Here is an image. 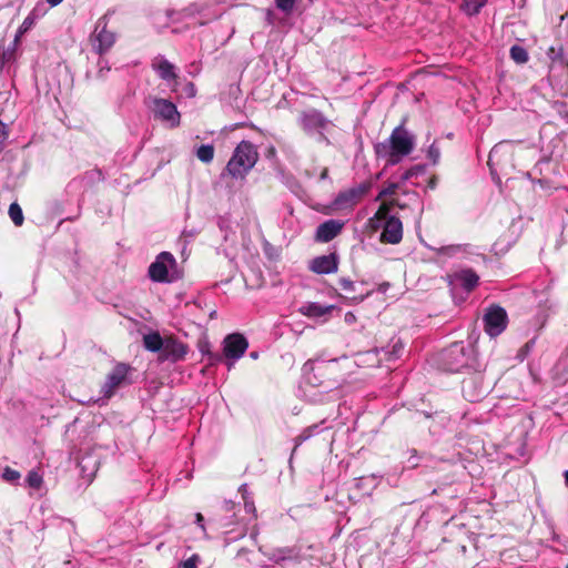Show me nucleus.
Wrapping results in <instances>:
<instances>
[{
  "mask_svg": "<svg viewBox=\"0 0 568 568\" xmlns=\"http://www.w3.org/2000/svg\"><path fill=\"white\" fill-rule=\"evenodd\" d=\"M258 153L255 146L242 141L230 159L226 170L233 178H243L256 163Z\"/></svg>",
  "mask_w": 568,
  "mask_h": 568,
  "instance_id": "nucleus-1",
  "label": "nucleus"
},
{
  "mask_svg": "<svg viewBox=\"0 0 568 568\" xmlns=\"http://www.w3.org/2000/svg\"><path fill=\"white\" fill-rule=\"evenodd\" d=\"M297 122L307 135H317L318 141L329 143L325 131L332 126V122L318 110L308 109L302 111Z\"/></svg>",
  "mask_w": 568,
  "mask_h": 568,
  "instance_id": "nucleus-2",
  "label": "nucleus"
},
{
  "mask_svg": "<svg viewBox=\"0 0 568 568\" xmlns=\"http://www.w3.org/2000/svg\"><path fill=\"white\" fill-rule=\"evenodd\" d=\"M176 260L169 252H162L149 266V276L156 283H170L179 277Z\"/></svg>",
  "mask_w": 568,
  "mask_h": 568,
  "instance_id": "nucleus-3",
  "label": "nucleus"
},
{
  "mask_svg": "<svg viewBox=\"0 0 568 568\" xmlns=\"http://www.w3.org/2000/svg\"><path fill=\"white\" fill-rule=\"evenodd\" d=\"M416 144L414 133L404 128V123L393 129V165L412 153Z\"/></svg>",
  "mask_w": 568,
  "mask_h": 568,
  "instance_id": "nucleus-4",
  "label": "nucleus"
},
{
  "mask_svg": "<svg viewBox=\"0 0 568 568\" xmlns=\"http://www.w3.org/2000/svg\"><path fill=\"white\" fill-rule=\"evenodd\" d=\"M488 387L480 371H474L462 379L463 396L471 403L480 400L487 394Z\"/></svg>",
  "mask_w": 568,
  "mask_h": 568,
  "instance_id": "nucleus-5",
  "label": "nucleus"
},
{
  "mask_svg": "<svg viewBox=\"0 0 568 568\" xmlns=\"http://www.w3.org/2000/svg\"><path fill=\"white\" fill-rule=\"evenodd\" d=\"M390 204L385 200L379 205L378 210L372 216L366 225V229L371 233H376L382 230L379 241L382 243H390Z\"/></svg>",
  "mask_w": 568,
  "mask_h": 568,
  "instance_id": "nucleus-6",
  "label": "nucleus"
},
{
  "mask_svg": "<svg viewBox=\"0 0 568 568\" xmlns=\"http://www.w3.org/2000/svg\"><path fill=\"white\" fill-rule=\"evenodd\" d=\"M484 329L490 337L500 335L507 327L508 315L505 308L499 305H491L486 310L483 317Z\"/></svg>",
  "mask_w": 568,
  "mask_h": 568,
  "instance_id": "nucleus-7",
  "label": "nucleus"
},
{
  "mask_svg": "<svg viewBox=\"0 0 568 568\" xmlns=\"http://www.w3.org/2000/svg\"><path fill=\"white\" fill-rule=\"evenodd\" d=\"M367 191L368 185L365 183L342 191L336 195L331 207L334 211H349L364 197Z\"/></svg>",
  "mask_w": 568,
  "mask_h": 568,
  "instance_id": "nucleus-8",
  "label": "nucleus"
},
{
  "mask_svg": "<svg viewBox=\"0 0 568 568\" xmlns=\"http://www.w3.org/2000/svg\"><path fill=\"white\" fill-rule=\"evenodd\" d=\"M248 347L247 339L239 333L227 335L223 341V353L227 359V368L231 369L234 363L240 359Z\"/></svg>",
  "mask_w": 568,
  "mask_h": 568,
  "instance_id": "nucleus-9",
  "label": "nucleus"
},
{
  "mask_svg": "<svg viewBox=\"0 0 568 568\" xmlns=\"http://www.w3.org/2000/svg\"><path fill=\"white\" fill-rule=\"evenodd\" d=\"M106 16L100 18L97 22L95 30L91 36L92 48L99 54L109 51L115 42V34L106 29Z\"/></svg>",
  "mask_w": 568,
  "mask_h": 568,
  "instance_id": "nucleus-10",
  "label": "nucleus"
},
{
  "mask_svg": "<svg viewBox=\"0 0 568 568\" xmlns=\"http://www.w3.org/2000/svg\"><path fill=\"white\" fill-rule=\"evenodd\" d=\"M151 110L156 119L169 123L174 128L180 124V113L172 102L165 99L155 98L152 100Z\"/></svg>",
  "mask_w": 568,
  "mask_h": 568,
  "instance_id": "nucleus-11",
  "label": "nucleus"
},
{
  "mask_svg": "<svg viewBox=\"0 0 568 568\" xmlns=\"http://www.w3.org/2000/svg\"><path fill=\"white\" fill-rule=\"evenodd\" d=\"M130 366L124 363H118L108 374L101 392L105 398H110L118 387L125 383Z\"/></svg>",
  "mask_w": 568,
  "mask_h": 568,
  "instance_id": "nucleus-12",
  "label": "nucleus"
},
{
  "mask_svg": "<svg viewBox=\"0 0 568 568\" xmlns=\"http://www.w3.org/2000/svg\"><path fill=\"white\" fill-rule=\"evenodd\" d=\"M189 353V346L175 338L168 337L163 346L161 358L173 363L184 359Z\"/></svg>",
  "mask_w": 568,
  "mask_h": 568,
  "instance_id": "nucleus-13",
  "label": "nucleus"
},
{
  "mask_svg": "<svg viewBox=\"0 0 568 568\" xmlns=\"http://www.w3.org/2000/svg\"><path fill=\"white\" fill-rule=\"evenodd\" d=\"M344 222H341L338 220L325 221L324 223L318 225L315 239L318 242L327 243L332 241L334 237H336L342 232Z\"/></svg>",
  "mask_w": 568,
  "mask_h": 568,
  "instance_id": "nucleus-14",
  "label": "nucleus"
},
{
  "mask_svg": "<svg viewBox=\"0 0 568 568\" xmlns=\"http://www.w3.org/2000/svg\"><path fill=\"white\" fill-rule=\"evenodd\" d=\"M338 260L335 253L312 260L310 268L316 274H331L337 271Z\"/></svg>",
  "mask_w": 568,
  "mask_h": 568,
  "instance_id": "nucleus-15",
  "label": "nucleus"
},
{
  "mask_svg": "<svg viewBox=\"0 0 568 568\" xmlns=\"http://www.w3.org/2000/svg\"><path fill=\"white\" fill-rule=\"evenodd\" d=\"M448 371L457 373L462 368L468 366L465 347L462 345H453L447 352Z\"/></svg>",
  "mask_w": 568,
  "mask_h": 568,
  "instance_id": "nucleus-16",
  "label": "nucleus"
},
{
  "mask_svg": "<svg viewBox=\"0 0 568 568\" xmlns=\"http://www.w3.org/2000/svg\"><path fill=\"white\" fill-rule=\"evenodd\" d=\"M335 308L334 305H322L316 302H308L300 307V313L307 317H323Z\"/></svg>",
  "mask_w": 568,
  "mask_h": 568,
  "instance_id": "nucleus-17",
  "label": "nucleus"
},
{
  "mask_svg": "<svg viewBox=\"0 0 568 568\" xmlns=\"http://www.w3.org/2000/svg\"><path fill=\"white\" fill-rule=\"evenodd\" d=\"M152 65L161 79L171 81L176 78V74L174 72V65L171 62H169L166 59H164L162 57L156 58L153 61Z\"/></svg>",
  "mask_w": 568,
  "mask_h": 568,
  "instance_id": "nucleus-18",
  "label": "nucleus"
},
{
  "mask_svg": "<svg viewBox=\"0 0 568 568\" xmlns=\"http://www.w3.org/2000/svg\"><path fill=\"white\" fill-rule=\"evenodd\" d=\"M165 339L158 332H153L143 336V345L150 352L163 351Z\"/></svg>",
  "mask_w": 568,
  "mask_h": 568,
  "instance_id": "nucleus-19",
  "label": "nucleus"
},
{
  "mask_svg": "<svg viewBox=\"0 0 568 568\" xmlns=\"http://www.w3.org/2000/svg\"><path fill=\"white\" fill-rule=\"evenodd\" d=\"M509 55H510V59L517 64H525L529 60V54H528L527 50L519 44H514L510 48Z\"/></svg>",
  "mask_w": 568,
  "mask_h": 568,
  "instance_id": "nucleus-20",
  "label": "nucleus"
},
{
  "mask_svg": "<svg viewBox=\"0 0 568 568\" xmlns=\"http://www.w3.org/2000/svg\"><path fill=\"white\" fill-rule=\"evenodd\" d=\"M460 278L463 287L467 291H471L478 284L479 280L478 275L471 270L464 271Z\"/></svg>",
  "mask_w": 568,
  "mask_h": 568,
  "instance_id": "nucleus-21",
  "label": "nucleus"
},
{
  "mask_svg": "<svg viewBox=\"0 0 568 568\" xmlns=\"http://www.w3.org/2000/svg\"><path fill=\"white\" fill-rule=\"evenodd\" d=\"M197 159L203 163L212 162L214 158V146L211 144H203L196 150Z\"/></svg>",
  "mask_w": 568,
  "mask_h": 568,
  "instance_id": "nucleus-22",
  "label": "nucleus"
},
{
  "mask_svg": "<svg viewBox=\"0 0 568 568\" xmlns=\"http://www.w3.org/2000/svg\"><path fill=\"white\" fill-rule=\"evenodd\" d=\"M36 23V17L33 13H30L28 17L24 18L21 26L19 27L17 34L14 37V44H17L20 40V38L28 32Z\"/></svg>",
  "mask_w": 568,
  "mask_h": 568,
  "instance_id": "nucleus-23",
  "label": "nucleus"
},
{
  "mask_svg": "<svg viewBox=\"0 0 568 568\" xmlns=\"http://www.w3.org/2000/svg\"><path fill=\"white\" fill-rule=\"evenodd\" d=\"M487 0H464L463 8L468 14H477Z\"/></svg>",
  "mask_w": 568,
  "mask_h": 568,
  "instance_id": "nucleus-24",
  "label": "nucleus"
},
{
  "mask_svg": "<svg viewBox=\"0 0 568 568\" xmlns=\"http://www.w3.org/2000/svg\"><path fill=\"white\" fill-rule=\"evenodd\" d=\"M9 216L14 225L20 226L23 223V213L18 203H12L9 206Z\"/></svg>",
  "mask_w": 568,
  "mask_h": 568,
  "instance_id": "nucleus-25",
  "label": "nucleus"
},
{
  "mask_svg": "<svg viewBox=\"0 0 568 568\" xmlns=\"http://www.w3.org/2000/svg\"><path fill=\"white\" fill-rule=\"evenodd\" d=\"M403 239V225L400 220L393 215V244H397Z\"/></svg>",
  "mask_w": 568,
  "mask_h": 568,
  "instance_id": "nucleus-26",
  "label": "nucleus"
},
{
  "mask_svg": "<svg viewBox=\"0 0 568 568\" xmlns=\"http://www.w3.org/2000/svg\"><path fill=\"white\" fill-rule=\"evenodd\" d=\"M26 480L28 485L34 489H39L43 483L42 475L37 470L29 471Z\"/></svg>",
  "mask_w": 568,
  "mask_h": 568,
  "instance_id": "nucleus-27",
  "label": "nucleus"
},
{
  "mask_svg": "<svg viewBox=\"0 0 568 568\" xmlns=\"http://www.w3.org/2000/svg\"><path fill=\"white\" fill-rule=\"evenodd\" d=\"M291 558H292V550L288 549V548L276 549L270 556V559L275 561V562H280V561H283V560H286V559H291Z\"/></svg>",
  "mask_w": 568,
  "mask_h": 568,
  "instance_id": "nucleus-28",
  "label": "nucleus"
},
{
  "mask_svg": "<svg viewBox=\"0 0 568 568\" xmlns=\"http://www.w3.org/2000/svg\"><path fill=\"white\" fill-rule=\"evenodd\" d=\"M21 475L18 470L10 467H4L2 478L8 483H16L20 479Z\"/></svg>",
  "mask_w": 568,
  "mask_h": 568,
  "instance_id": "nucleus-29",
  "label": "nucleus"
},
{
  "mask_svg": "<svg viewBox=\"0 0 568 568\" xmlns=\"http://www.w3.org/2000/svg\"><path fill=\"white\" fill-rule=\"evenodd\" d=\"M427 158L430 160L432 164L436 165L439 162L440 159V150L436 145V143H433L427 151Z\"/></svg>",
  "mask_w": 568,
  "mask_h": 568,
  "instance_id": "nucleus-30",
  "label": "nucleus"
},
{
  "mask_svg": "<svg viewBox=\"0 0 568 568\" xmlns=\"http://www.w3.org/2000/svg\"><path fill=\"white\" fill-rule=\"evenodd\" d=\"M275 3L281 11L291 13L294 8L295 0H275Z\"/></svg>",
  "mask_w": 568,
  "mask_h": 568,
  "instance_id": "nucleus-31",
  "label": "nucleus"
},
{
  "mask_svg": "<svg viewBox=\"0 0 568 568\" xmlns=\"http://www.w3.org/2000/svg\"><path fill=\"white\" fill-rule=\"evenodd\" d=\"M562 52H564L562 47H559V48L550 47L547 50V57L549 58V60H551L554 62V61L560 60L562 58Z\"/></svg>",
  "mask_w": 568,
  "mask_h": 568,
  "instance_id": "nucleus-32",
  "label": "nucleus"
},
{
  "mask_svg": "<svg viewBox=\"0 0 568 568\" xmlns=\"http://www.w3.org/2000/svg\"><path fill=\"white\" fill-rule=\"evenodd\" d=\"M199 562H200V556L192 555L190 558H187L186 560H184L181 564V568H196Z\"/></svg>",
  "mask_w": 568,
  "mask_h": 568,
  "instance_id": "nucleus-33",
  "label": "nucleus"
},
{
  "mask_svg": "<svg viewBox=\"0 0 568 568\" xmlns=\"http://www.w3.org/2000/svg\"><path fill=\"white\" fill-rule=\"evenodd\" d=\"M405 353V345L402 341L393 345V359L400 358Z\"/></svg>",
  "mask_w": 568,
  "mask_h": 568,
  "instance_id": "nucleus-34",
  "label": "nucleus"
},
{
  "mask_svg": "<svg viewBox=\"0 0 568 568\" xmlns=\"http://www.w3.org/2000/svg\"><path fill=\"white\" fill-rule=\"evenodd\" d=\"M16 45L17 44L13 43L11 49L3 51L2 55H1L2 63L9 62L10 60L13 59Z\"/></svg>",
  "mask_w": 568,
  "mask_h": 568,
  "instance_id": "nucleus-35",
  "label": "nucleus"
},
{
  "mask_svg": "<svg viewBox=\"0 0 568 568\" xmlns=\"http://www.w3.org/2000/svg\"><path fill=\"white\" fill-rule=\"evenodd\" d=\"M7 138H8V132L6 130V125L0 122V152L3 149L4 141L7 140Z\"/></svg>",
  "mask_w": 568,
  "mask_h": 568,
  "instance_id": "nucleus-36",
  "label": "nucleus"
},
{
  "mask_svg": "<svg viewBox=\"0 0 568 568\" xmlns=\"http://www.w3.org/2000/svg\"><path fill=\"white\" fill-rule=\"evenodd\" d=\"M339 283H341V287L344 291H352L353 287H354V283L351 280H347V278H342Z\"/></svg>",
  "mask_w": 568,
  "mask_h": 568,
  "instance_id": "nucleus-37",
  "label": "nucleus"
},
{
  "mask_svg": "<svg viewBox=\"0 0 568 568\" xmlns=\"http://www.w3.org/2000/svg\"><path fill=\"white\" fill-rule=\"evenodd\" d=\"M344 321L347 323V324H353L356 322V316L353 312H347L344 316Z\"/></svg>",
  "mask_w": 568,
  "mask_h": 568,
  "instance_id": "nucleus-38",
  "label": "nucleus"
},
{
  "mask_svg": "<svg viewBox=\"0 0 568 568\" xmlns=\"http://www.w3.org/2000/svg\"><path fill=\"white\" fill-rule=\"evenodd\" d=\"M195 517H196V524L201 527V529L203 531H205V527L203 525L204 518H203L202 514L197 513Z\"/></svg>",
  "mask_w": 568,
  "mask_h": 568,
  "instance_id": "nucleus-39",
  "label": "nucleus"
},
{
  "mask_svg": "<svg viewBox=\"0 0 568 568\" xmlns=\"http://www.w3.org/2000/svg\"><path fill=\"white\" fill-rule=\"evenodd\" d=\"M240 491L242 493L243 498L246 499L247 486L245 484L240 487Z\"/></svg>",
  "mask_w": 568,
  "mask_h": 568,
  "instance_id": "nucleus-40",
  "label": "nucleus"
},
{
  "mask_svg": "<svg viewBox=\"0 0 568 568\" xmlns=\"http://www.w3.org/2000/svg\"><path fill=\"white\" fill-rule=\"evenodd\" d=\"M63 0H47V2L51 6V7H57L58 4H60Z\"/></svg>",
  "mask_w": 568,
  "mask_h": 568,
  "instance_id": "nucleus-41",
  "label": "nucleus"
},
{
  "mask_svg": "<svg viewBox=\"0 0 568 568\" xmlns=\"http://www.w3.org/2000/svg\"><path fill=\"white\" fill-rule=\"evenodd\" d=\"M327 176H328V170L325 168V169L322 171L320 179H321V180H325V179H327Z\"/></svg>",
  "mask_w": 568,
  "mask_h": 568,
  "instance_id": "nucleus-42",
  "label": "nucleus"
},
{
  "mask_svg": "<svg viewBox=\"0 0 568 568\" xmlns=\"http://www.w3.org/2000/svg\"><path fill=\"white\" fill-rule=\"evenodd\" d=\"M388 192H389V187H385V189L379 193V197H381V196H385Z\"/></svg>",
  "mask_w": 568,
  "mask_h": 568,
  "instance_id": "nucleus-43",
  "label": "nucleus"
},
{
  "mask_svg": "<svg viewBox=\"0 0 568 568\" xmlns=\"http://www.w3.org/2000/svg\"><path fill=\"white\" fill-rule=\"evenodd\" d=\"M245 507L247 509H254V505L252 503H247L246 500H245Z\"/></svg>",
  "mask_w": 568,
  "mask_h": 568,
  "instance_id": "nucleus-44",
  "label": "nucleus"
},
{
  "mask_svg": "<svg viewBox=\"0 0 568 568\" xmlns=\"http://www.w3.org/2000/svg\"><path fill=\"white\" fill-rule=\"evenodd\" d=\"M446 250L452 251V252H456V251L459 250V246H449Z\"/></svg>",
  "mask_w": 568,
  "mask_h": 568,
  "instance_id": "nucleus-45",
  "label": "nucleus"
},
{
  "mask_svg": "<svg viewBox=\"0 0 568 568\" xmlns=\"http://www.w3.org/2000/svg\"><path fill=\"white\" fill-rule=\"evenodd\" d=\"M565 484L568 486V469L565 471Z\"/></svg>",
  "mask_w": 568,
  "mask_h": 568,
  "instance_id": "nucleus-46",
  "label": "nucleus"
},
{
  "mask_svg": "<svg viewBox=\"0 0 568 568\" xmlns=\"http://www.w3.org/2000/svg\"><path fill=\"white\" fill-rule=\"evenodd\" d=\"M410 175H412V172L410 171H406L404 173V179H408Z\"/></svg>",
  "mask_w": 568,
  "mask_h": 568,
  "instance_id": "nucleus-47",
  "label": "nucleus"
},
{
  "mask_svg": "<svg viewBox=\"0 0 568 568\" xmlns=\"http://www.w3.org/2000/svg\"><path fill=\"white\" fill-rule=\"evenodd\" d=\"M250 356L253 358V359H256L257 358V353L256 352H253L250 354Z\"/></svg>",
  "mask_w": 568,
  "mask_h": 568,
  "instance_id": "nucleus-48",
  "label": "nucleus"
},
{
  "mask_svg": "<svg viewBox=\"0 0 568 568\" xmlns=\"http://www.w3.org/2000/svg\"><path fill=\"white\" fill-rule=\"evenodd\" d=\"M392 194L393 196L395 195V184L393 183V191H392ZM395 204V199L393 197V205Z\"/></svg>",
  "mask_w": 568,
  "mask_h": 568,
  "instance_id": "nucleus-49",
  "label": "nucleus"
},
{
  "mask_svg": "<svg viewBox=\"0 0 568 568\" xmlns=\"http://www.w3.org/2000/svg\"><path fill=\"white\" fill-rule=\"evenodd\" d=\"M267 19H268L270 23H272V12L271 11L267 12Z\"/></svg>",
  "mask_w": 568,
  "mask_h": 568,
  "instance_id": "nucleus-50",
  "label": "nucleus"
},
{
  "mask_svg": "<svg viewBox=\"0 0 568 568\" xmlns=\"http://www.w3.org/2000/svg\"><path fill=\"white\" fill-rule=\"evenodd\" d=\"M493 154H494V151H490L488 159H491Z\"/></svg>",
  "mask_w": 568,
  "mask_h": 568,
  "instance_id": "nucleus-51",
  "label": "nucleus"
},
{
  "mask_svg": "<svg viewBox=\"0 0 568 568\" xmlns=\"http://www.w3.org/2000/svg\"><path fill=\"white\" fill-rule=\"evenodd\" d=\"M493 154H494V151H490L488 159H491Z\"/></svg>",
  "mask_w": 568,
  "mask_h": 568,
  "instance_id": "nucleus-52",
  "label": "nucleus"
},
{
  "mask_svg": "<svg viewBox=\"0 0 568 568\" xmlns=\"http://www.w3.org/2000/svg\"><path fill=\"white\" fill-rule=\"evenodd\" d=\"M493 154H494V151H490L488 159H491Z\"/></svg>",
  "mask_w": 568,
  "mask_h": 568,
  "instance_id": "nucleus-53",
  "label": "nucleus"
}]
</instances>
